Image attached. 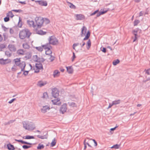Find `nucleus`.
I'll use <instances>...</instances> for the list:
<instances>
[{
    "mask_svg": "<svg viewBox=\"0 0 150 150\" xmlns=\"http://www.w3.org/2000/svg\"><path fill=\"white\" fill-rule=\"evenodd\" d=\"M84 40H83L82 42V44L81 43L80 44V45H81V47H82L85 45V42L84 41Z\"/></svg>",
    "mask_w": 150,
    "mask_h": 150,
    "instance_id": "nucleus-54",
    "label": "nucleus"
},
{
    "mask_svg": "<svg viewBox=\"0 0 150 150\" xmlns=\"http://www.w3.org/2000/svg\"><path fill=\"white\" fill-rule=\"evenodd\" d=\"M67 71L69 74H71L73 72V69L71 67H66Z\"/></svg>",
    "mask_w": 150,
    "mask_h": 150,
    "instance_id": "nucleus-23",
    "label": "nucleus"
},
{
    "mask_svg": "<svg viewBox=\"0 0 150 150\" xmlns=\"http://www.w3.org/2000/svg\"><path fill=\"white\" fill-rule=\"evenodd\" d=\"M7 146L8 149L9 150H14L15 149L13 145H12L10 144H8L7 145Z\"/></svg>",
    "mask_w": 150,
    "mask_h": 150,
    "instance_id": "nucleus-22",
    "label": "nucleus"
},
{
    "mask_svg": "<svg viewBox=\"0 0 150 150\" xmlns=\"http://www.w3.org/2000/svg\"><path fill=\"white\" fill-rule=\"evenodd\" d=\"M35 21L36 25V30L40 28L42 26L44 22V18L41 17H36L35 18Z\"/></svg>",
    "mask_w": 150,
    "mask_h": 150,
    "instance_id": "nucleus-3",
    "label": "nucleus"
},
{
    "mask_svg": "<svg viewBox=\"0 0 150 150\" xmlns=\"http://www.w3.org/2000/svg\"><path fill=\"white\" fill-rule=\"evenodd\" d=\"M27 23L29 26L30 27H33L36 30V25L35 24L34 22L33 21L28 20L27 21Z\"/></svg>",
    "mask_w": 150,
    "mask_h": 150,
    "instance_id": "nucleus-6",
    "label": "nucleus"
},
{
    "mask_svg": "<svg viewBox=\"0 0 150 150\" xmlns=\"http://www.w3.org/2000/svg\"><path fill=\"white\" fill-rule=\"evenodd\" d=\"M120 103V100H115L114 101H113L112 102V105H115L119 104Z\"/></svg>",
    "mask_w": 150,
    "mask_h": 150,
    "instance_id": "nucleus-31",
    "label": "nucleus"
},
{
    "mask_svg": "<svg viewBox=\"0 0 150 150\" xmlns=\"http://www.w3.org/2000/svg\"><path fill=\"white\" fill-rule=\"evenodd\" d=\"M31 147V146H27L25 145H23L22 146L23 148L25 149H28L30 148Z\"/></svg>",
    "mask_w": 150,
    "mask_h": 150,
    "instance_id": "nucleus-43",
    "label": "nucleus"
},
{
    "mask_svg": "<svg viewBox=\"0 0 150 150\" xmlns=\"http://www.w3.org/2000/svg\"><path fill=\"white\" fill-rule=\"evenodd\" d=\"M67 3L68 6L70 8L73 9H75L76 8V6L72 3L67 1Z\"/></svg>",
    "mask_w": 150,
    "mask_h": 150,
    "instance_id": "nucleus-16",
    "label": "nucleus"
},
{
    "mask_svg": "<svg viewBox=\"0 0 150 150\" xmlns=\"http://www.w3.org/2000/svg\"><path fill=\"white\" fill-rule=\"evenodd\" d=\"M13 62H14L15 65L16 66H18L21 63L20 59L16 58L13 59Z\"/></svg>",
    "mask_w": 150,
    "mask_h": 150,
    "instance_id": "nucleus-15",
    "label": "nucleus"
},
{
    "mask_svg": "<svg viewBox=\"0 0 150 150\" xmlns=\"http://www.w3.org/2000/svg\"><path fill=\"white\" fill-rule=\"evenodd\" d=\"M139 21L138 20H135L134 22V25H137L139 23Z\"/></svg>",
    "mask_w": 150,
    "mask_h": 150,
    "instance_id": "nucleus-45",
    "label": "nucleus"
},
{
    "mask_svg": "<svg viewBox=\"0 0 150 150\" xmlns=\"http://www.w3.org/2000/svg\"><path fill=\"white\" fill-rule=\"evenodd\" d=\"M56 140L55 138H54V139H53L51 144V146L53 147L56 144Z\"/></svg>",
    "mask_w": 150,
    "mask_h": 150,
    "instance_id": "nucleus-29",
    "label": "nucleus"
},
{
    "mask_svg": "<svg viewBox=\"0 0 150 150\" xmlns=\"http://www.w3.org/2000/svg\"><path fill=\"white\" fill-rule=\"evenodd\" d=\"M76 19L77 20H82L85 18L84 16L81 14H76Z\"/></svg>",
    "mask_w": 150,
    "mask_h": 150,
    "instance_id": "nucleus-12",
    "label": "nucleus"
},
{
    "mask_svg": "<svg viewBox=\"0 0 150 150\" xmlns=\"http://www.w3.org/2000/svg\"><path fill=\"white\" fill-rule=\"evenodd\" d=\"M0 47L2 49H3L6 48V45L4 44H0Z\"/></svg>",
    "mask_w": 150,
    "mask_h": 150,
    "instance_id": "nucleus-47",
    "label": "nucleus"
},
{
    "mask_svg": "<svg viewBox=\"0 0 150 150\" xmlns=\"http://www.w3.org/2000/svg\"><path fill=\"white\" fill-rule=\"evenodd\" d=\"M67 109V104L64 103L62 105L60 108V111L62 114H64L66 111Z\"/></svg>",
    "mask_w": 150,
    "mask_h": 150,
    "instance_id": "nucleus-7",
    "label": "nucleus"
},
{
    "mask_svg": "<svg viewBox=\"0 0 150 150\" xmlns=\"http://www.w3.org/2000/svg\"><path fill=\"white\" fill-rule=\"evenodd\" d=\"M90 35V32L88 31L85 37L83 39V40H85L88 39Z\"/></svg>",
    "mask_w": 150,
    "mask_h": 150,
    "instance_id": "nucleus-27",
    "label": "nucleus"
},
{
    "mask_svg": "<svg viewBox=\"0 0 150 150\" xmlns=\"http://www.w3.org/2000/svg\"><path fill=\"white\" fill-rule=\"evenodd\" d=\"M11 62L9 59H0V64L1 65H4L8 63Z\"/></svg>",
    "mask_w": 150,
    "mask_h": 150,
    "instance_id": "nucleus-8",
    "label": "nucleus"
},
{
    "mask_svg": "<svg viewBox=\"0 0 150 150\" xmlns=\"http://www.w3.org/2000/svg\"><path fill=\"white\" fill-rule=\"evenodd\" d=\"M16 100V99L15 98H13L10 100L8 102V103L10 104H11L12 103L13 101L15 100Z\"/></svg>",
    "mask_w": 150,
    "mask_h": 150,
    "instance_id": "nucleus-56",
    "label": "nucleus"
},
{
    "mask_svg": "<svg viewBox=\"0 0 150 150\" xmlns=\"http://www.w3.org/2000/svg\"><path fill=\"white\" fill-rule=\"evenodd\" d=\"M85 141H86V140L85 139L83 142V144L84 145V149H86V144H85Z\"/></svg>",
    "mask_w": 150,
    "mask_h": 150,
    "instance_id": "nucleus-57",
    "label": "nucleus"
},
{
    "mask_svg": "<svg viewBox=\"0 0 150 150\" xmlns=\"http://www.w3.org/2000/svg\"><path fill=\"white\" fill-rule=\"evenodd\" d=\"M29 71H24L23 73V74L25 76L27 75L28 74Z\"/></svg>",
    "mask_w": 150,
    "mask_h": 150,
    "instance_id": "nucleus-53",
    "label": "nucleus"
},
{
    "mask_svg": "<svg viewBox=\"0 0 150 150\" xmlns=\"http://www.w3.org/2000/svg\"><path fill=\"white\" fill-rule=\"evenodd\" d=\"M37 33L38 34L41 35H45L46 33V32H44L41 30H38L37 31Z\"/></svg>",
    "mask_w": 150,
    "mask_h": 150,
    "instance_id": "nucleus-25",
    "label": "nucleus"
},
{
    "mask_svg": "<svg viewBox=\"0 0 150 150\" xmlns=\"http://www.w3.org/2000/svg\"><path fill=\"white\" fill-rule=\"evenodd\" d=\"M143 14H144V12H143V11H141L139 13V16L140 17V16H142L143 15Z\"/></svg>",
    "mask_w": 150,
    "mask_h": 150,
    "instance_id": "nucleus-62",
    "label": "nucleus"
},
{
    "mask_svg": "<svg viewBox=\"0 0 150 150\" xmlns=\"http://www.w3.org/2000/svg\"><path fill=\"white\" fill-rule=\"evenodd\" d=\"M17 54L19 55H23L24 54L25 51L22 49H19L17 52Z\"/></svg>",
    "mask_w": 150,
    "mask_h": 150,
    "instance_id": "nucleus-21",
    "label": "nucleus"
},
{
    "mask_svg": "<svg viewBox=\"0 0 150 150\" xmlns=\"http://www.w3.org/2000/svg\"><path fill=\"white\" fill-rule=\"evenodd\" d=\"M13 11L16 12H21V10H13Z\"/></svg>",
    "mask_w": 150,
    "mask_h": 150,
    "instance_id": "nucleus-63",
    "label": "nucleus"
},
{
    "mask_svg": "<svg viewBox=\"0 0 150 150\" xmlns=\"http://www.w3.org/2000/svg\"><path fill=\"white\" fill-rule=\"evenodd\" d=\"M23 127L24 128H25V129L26 130H29L30 128L29 127V125H28L25 122H23Z\"/></svg>",
    "mask_w": 150,
    "mask_h": 150,
    "instance_id": "nucleus-20",
    "label": "nucleus"
},
{
    "mask_svg": "<svg viewBox=\"0 0 150 150\" xmlns=\"http://www.w3.org/2000/svg\"><path fill=\"white\" fill-rule=\"evenodd\" d=\"M25 139H34L35 138L34 136L30 135H27L25 136Z\"/></svg>",
    "mask_w": 150,
    "mask_h": 150,
    "instance_id": "nucleus-36",
    "label": "nucleus"
},
{
    "mask_svg": "<svg viewBox=\"0 0 150 150\" xmlns=\"http://www.w3.org/2000/svg\"><path fill=\"white\" fill-rule=\"evenodd\" d=\"M120 62V60L119 59H117L115 60H114L112 64L114 65L115 66L117 64L119 63Z\"/></svg>",
    "mask_w": 150,
    "mask_h": 150,
    "instance_id": "nucleus-33",
    "label": "nucleus"
},
{
    "mask_svg": "<svg viewBox=\"0 0 150 150\" xmlns=\"http://www.w3.org/2000/svg\"><path fill=\"white\" fill-rule=\"evenodd\" d=\"M48 43H47L45 44L46 45H49L51 46L50 45H57L58 43V40L54 36H50L48 39Z\"/></svg>",
    "mask_w": 150,
    "mask_h": 150,
    "instance_id": "nucleus-2",
    "label": "nucleus"
},
{
    "mask_svg": "<svg viewBox=\"0 0 150 150\" xmlns=\"http://www.w3.org/2000/svg\"><path fill=\"white\" fill-rule=\"evenodd\" d=\"M31 34L29 30L25 28L20 31L19 33V36L21 39H23L25 38H29Z\"/></svg>",
    "mask_w": 150,
    "mask_h": 150,
    "instance_id": "nucleus-1",
    "label": "nucleus"
},
{
    "mask_svg": "<svg viewBox=\"0 0 150 150\" xmlns=\"http://www.w3.org/2000/svg\"><path fill=\"white\" fill-rule=\"evenodd\" d=\"M38 2L39 4L41 6H46L47 5V3L46 1L41 0L37 1Z\"/></svg>",
    "mask_w": 150,
    "mask_h": 150,
    "instance_id": "nucleus-13",
    "label": "nucleus"
},
{
    "mask_svg": "<svg viewBox=\"0 0 150 150\" xmlns=\"http://www.w3.org/2000/svg\"><path fill=\"white\" fill-rule=\"evenodd\" d=\"M35 67L38 69L42 70L43 67L42 65L40 63H37L36 64Z\"/></svg>",
    "mask_w": 150,
    "mask_h": 150,
    "instance_id": "nucleus-19",
    "label": "nucleus"
},
{
    "mask_svg": "<svg viewBox=\"0 0 150 150\" xmlns=\"http://www.w3.org/2000/svg\"><path fill=\"white\" fill-rule=\"evenodd\" d=\"M46 84V83H44L42 81H40L38 82L37 85L38 86L41 87H42L44 86Z\"/></svg>",
    "mask_w": 150,
    "mask_h": 150,
    "instance_id": "nucleus-26",
    "label": "nucleus"
},
{
    "mask_svg": "<svg viewBox=\"0 0 150 150\" xmlns=\"http://www.w3.org/2000/svg\"><path fill=\"white\" fill-rule=\"evenodd\" d=\"M98 10H97L96 11L94 12H93V13H92L90 15L91 16H93V15L95 14L96 13H98Z\"/></svg>",
    "mask_w": 150,
    "mask_h": 150,
    "instance_id": "nucleus-55",
    "label": "nucleus"
},
{
    "mask_svg": "<svg viewBox=\"0 0 150 150\" xmlns=\"http://www.w3.org/2000/svg\"><path fill=\"white\" fill-rule=\"evenodd\" d=\"M75 103H70L69 105L72 107H73L75 106Z\"/></svg>",
    "mask_w": 150,
    "mask_h": 150,
    "instance_id": "nucleus-58",
    "label": "nucleus"
},
{
    "mask_svg": "<svg viewBox=\"0 0 150 150\" xmlns=\"http://www.w3.org/2000/svg\"><path fill=\"white\" fill-rule=\"evenodd\" d=\"M60 74V72L59 71L56 70L54 71L53 74V76L54 78L57 77Z\"/></svg>",
    "mask_w": 150,
    "mask_h": 150,
    "instance_id": "nucleus-18",
    "label": "nucleus"
},
{
    "mask_svg": "<svg viewBox=\"0 0 150 150\" xmlns=\"http://www.w3.org/2000/svg\"><path fill=\"white\" fill-rule=\"evenodd\" d=\"M60 99L57 98L52 100V103L54 105H59L61 104V102L60 101Z\"/></svg>",
    "mask_w": 150,
    "mask_h": 150,
    "instance_id": "nucleus-9",
    "label": "nucleus"
},
{
    "mask_svg": "<svg viewBox=\"0 0 150 150\" xmlns=\"http://www.w3.org/2000/svg\"><path fill=\"white\" fill-rule=\"evenodd\" d=\"M101 50L104 53H105L106 52V48H104V47H103V49Z\"/></svg>",
    "mask_w": 150,
    "mask_h": 150,
    "instance_id": "nucleus-61",
    "label": "nucleus"
},
{
    "mask_svg": "<svg viewBox=\"0 0 150 150\" xmlns=\"http://www.w3.org/2000/svg\"><path fill=\"white\" fill-rule=\"evenodd\" d=\"M21 22V18L20 17L19 18V21L18 24V27L19 28H21L22 27V25L21 24H20V23Z\"/></svg>",
    "mask_w": 150,
    "mask_h": 150,
    "instance_id": "nucleus-48",
    "label": "nucleus"
},
{
    "mask_svg": "<svg viewBox=\"0 0 150 150\" xmlns=\"http://www.w3.org/2000/svg\"><path fill=\"white\" fill-rule=\"evenodd\" d=\"M59 91L56 88H54L52 89V96L56 98L59 95Z\"/></svg>",
    "mask_w": 150,
    "mask_h": 150,
    "instance_id": "nucleus-5",
    "label": "nucleus"
},
{
    "mask_svg": "<svg viewBox=\"0 0 150 150\" xmlns=\"http://www.w3.org/2000/svg\"><path fill=\"white\" fill-rule=\"evenodd\" d=\"M120 146V145H118L117 144H115V145H113L112 147H111V148H115V149H118Z\"/></svg>",
    "mask_w": 150,
    "mask_h": 150,
    "instance_id": "nucleus-40",
    "label": "nucleus"
},
{
    "mask_svg": "<svg viewBox=\"0 0 150 150\" xmlns=\"http://www.w3.org/2000/svg\"><path fill=\"white\" fill-rule=\"evenodd\" d=\"M17 69V68L16 66L14 65L11 68V70L12 71H15Z\"/></svg>",
    "mask_w": 150,
    "mask_h": 150,
    "instance_id": "nucleus-38",
    "label": "nucleus"
},
{
    "mask_svg": "<svg viewBox=\"0 0 150 150\" xmlns=\"http://www.w3.org/2000/svg\"><path fill=\"white\" fill-rule=\"evenodd\" d=\"M15 121V120H10L8 122H6L5 123V125H9L10 124L12 123L13 122Z\"/></svg>",
    "mask_w": 150,
    "mask_h": 150,
    "instance_id": "nucleus-41",
    "label": "nucleus"
},
{
    "mask_svg": "<svg viewBox=\"0 0 150 150\" xmlns=\"http://www.w3.org/2000/svg\"><path fill=\"white\" fill-rule=\"evenodd\" d=\"M75 57H75V53L74 52H73V57H72V61H73L74 60Z\"/></svg>",
    "mask_w": 150,
    "mask_h": 150,
    "instance_id": "nucleus-59",
    "label": "nucleus"
},
{
    "mask_svg": "<svg viewBox=\"0 0 150 150\" xmlns=\"http://www.w3.org/2000/svg\"><path fill=\"white\" fill-rule=\"evenodd\" d=\"M10 33L11 34H13V30L11 29V28L10 30Z\"/></svg>",
    "mask_w": 150,
    "mask_h": 150,
    "instance_id": "nucleus-64",
    "label": "nucleus"
},
{
    "mask_svg": "<svg viewBox=\"0 0 150 150\" xmlns=\"http://www.w3.org/2000/svg\"><path fill=\"white\" fill-rule=\"evenodd\" d=\"M86 29V27L84 26L83 27L81 31V37H83L85 35Z\"/></svg>",
    "mask_w": 150,
    "mask_h": 150,
    "instance_id": "nucleus-17",
    "label": "nucleus"
},
{
    "mask_svg": "<svg viewBox=\"0 0 150 150\" xmlns=\"http://www.w3.org/2000/svg\"><path fill=\"white\" fill-rule=\"evenodd\" d=\"M138 32V30L137 29L134 30H133V34H134V33L137 34Z\"/></svg>",
    "mask_w": 150,
    "mask_h": 150,
    "instance_id": "nucleus-60",
    "label": "nucleus"
},
{
    "mask_svg": "<svg viewBox=\"0 0 150 150\" xmlns=\"http://www.w3.org/2000/svg\"><path fill=\"white\" fill-rule=\"evenodd\" d=\"M44 147V146L43 144H39L37 147V148L38 149H43Z\"/></svg>",
    "mask_w": 150,
    "mask_h": 150,
    "instance_id": "nucleus-32",
    "label": "nucleus"
},
{
    "mask_svg": "<svg viewBox=\"0 0 150 150\" xmlns=\"http://www.w3.org/2000/svg\"><path fill=\"white\" fill-rule=\"evenodd\" d=\"M43 49L46 50L45 54L47 55H50L52 54V52L51 50L52 48V47L51 46L47 45H42Z\"/></svg>",
    "mask_w": 150,
    "mask_h": 150,
    "instance_id": "nucleus-4",
    "label": "nucleus"
},
{
    "mask_svg": "<svg viewBox=\"0 0 150 150\" xmlns=\"http://www.w3.org/2000/svg\"><path fill=\"white\" fill-rule=\"evenodd\" d=\"M50 109L49 107L47 105L44 106L42 107V108L41 109V111L43 113H45L48 110H49Z\"/></svg>",
    "mask_w": 150,
    "mask_h": 150,
    "instance_id": "nucleus-11",
    "label": "nucleus"
},
{
    "mask_svg": "<svg viewBox=\"0 0 150 150\" xmlns=\"http://www.w3.org/2000/svg\"><path fill=\"white\" fill-rule=\"evenodd\" d=\"M91 46V41L90 40H89L87 43L86 48L88 50Z\"/></svg>",
    "mask_w": 150,
    "mask_h": 150,
    "instance_id": "nucleus-28",
    "label": "nucleus"
},
{
    "mask_svg": "<svg viewBox=\"0 0 150 150\" xmlns=\"http://www.w3.org/2000/svg\"><path fill=\"white\" fill-rule=\"evenodd\" d=\"M5 54L8 57H10L11 56V54L9 52L6 51L5 52Z\"/></svg>",
    "mask_w": 150,
    "mask_h": 150,
    "instance_id": "nucleus-44",
    "label": "nucleus"
},
{
    "mask_svg": "<svg viewBox=\"0 0 150 150\" xmlns=\"http://www.w3.org/2000/svg\"><path fill=\"white\" fill-rule=\"evenodd\" d=\"M48 97V95L47 93L46 92H45L43 93V96H42V98H47Z\"/></svg>",
    "mask_w": 150,
    "mask_h": 150,
    "instance_id": "nucleus-42",
    "label": "nucleus"
},
{
    "mask_svg": "<svg viewBox=\"0 0 150 150\" xmlns=\"http://www.w3.org/2000/svg\"><path fill=\"white\" fill-rule=\"evenodd\" d=\"M79 45V43H74L73 44V48L74 50H75V47L77 46L78 45Z\"/></svg>",
    "mask_w": 150,
    "mask_h": 150,
    "instance_id": "nucleus-51",
    "label": "nucleus"
},
{
    "mask_svg": "<svg viewBox=\"0 0 150 150\" xmlns=\"http://www.w3.org/2000/svg\"><path fill=\"white\" fill-rule=\"evenodd\" d=\"M25 65L26 64L25 62H21L18 67L21 68V71H24Z\"/></svg>",
    "mask_w": 150,
    "mask_h": 150,
    "instance_id": "nucleus-14",
    "label": "nucleus"
},
{
    "mask_svg": "<svg viewBox=\"0 0 150 150\" xmlns=\"http://www.w3.org/2000/svg\"><path fill=\"white\" fill-rule=\"evenodd\" d=\"M46 24H48L50 22V21L49 19L47 18H45L44 19V22Z\"/></svg>",
    "mask_w": 150,
    "mask_h": 150,
    "instance_id": "nucleus-39",
    "label": "nucleus"
},
{
    "mask_svg": "<svg viewBox=\"0 0 150 150\" xmlns=\"http://www.w3.org/2000/svg\"><path fill=\"white\" fill-rule=\"evenodd\" d=\"M21 143L23 144H27L30 145L32 144L31 143L28 142H27L23 141L22 140H21Z\"/></svg>",
    "mask_w": 150,
    "mask_h": 150,
    "instance_id": "nucleus-46",
    "label": "nucleus"
},
{
    "mask_svg": "<svg viewBox=\"0 0 150 150\" xmlns=\"http://www.w3.org/2000/svg\"><path fill=\"white\" fill-rule=\"evenodd\" d=\"M38 56L37 55H35L33 56V59H34L35 61L38 62Z\"/></svg>",
    "mask_w": 150,
    "mask_h": 150,
    "instance_id": "nucleus-49",
    "label": "nucleus"
},
{
    "mask_svg": "<svg viewBox=\"0 0 150 150\" xmlns=\"http://www.w3.org/2000/svg\"><path fill=\"white\" fill-rule=\"evenodd\" d=\"M38 138L41 139H47V137L45 136H40V135H38L37 136Z\"/></svg>",
    "mask_w": 150,
    "mask_h": 150,
    "instance_id": "nucleus-34",
    "label": "nucleus"
},
{
    "mask_svg": "<svg viewBox=\"0 0 150 150\" xmlns=\"http://www.w3.org/2000/svg\"><path fill=\"white\" fill-rule=\"evenodd\" d=\"M43 47L42 46L41 47H36V49L39 51L41 52L43 50Z\"/></svg>",
    "mask_w": 150,
    "mask_h": 150,
    "instance_id": "nucleus-37",
    "label": "nucleus"
},
{
    "mask_svg": "<svg viewBox=\"0 0 150 150\" xmlns=\"http://www.w3.org/2000/svg\"><path fill=\"white\" fill-rule=\"evenodd\" d=\"M107 10H105V11H101L100 12H99L97 14V17H99V16L100 15L106 13L107 11Z\"/></svg>",
    "mask_w": 150,
    "mask_h": 150,
    "instance_id": "nucleus-24",
    "label": "nucleus"
},
{
    "mask_svg": "<svg viewBox=\"0 0 150 150\" xmlns=\"http://www.w3.org/2000/svg\"><path fill=\"white\" fill-rule=\"evenodd\" d=\"M9 17H6L4 18V20L5 22H7L9 21Z\"/></svg>",
    "mask_w": 150,
    "mask_h": 150,
    "instance_id": "nucleus-50",
    "label": "nucleus"
},
{
    "mask_svg": "<svg viewBox=\"0 0 150 150\" xmlns=\"http://www.w3.org/2000/svg\"><path fill=\"white\" fill-rule=\"evenodd\" d=\"M8 47L11 52H15L16 50V47L14 45L9 44L8 46Z\"/></svg>",
    "mask_w": 150,
    "mask_h": 150,
    "instance_id": "nucleus-10",
    "label": "nucleus"
},
{
    "mask_svg": "<svg viewBox=\"0 0 150 150\" xmlns=\"http://www.w3.org/2000/svg\"><path fill=\"white\" fill-rule=\"evenodd\" d=\"M51 62H52L54 59V57L50 55V57L49 58Z\"/></svg>",
    "mask_w": 150,
    "mask_h": 150,
    "instance_id": "nucleus-52",
    "label": "nucleus"
},
{
    "mask_svg": "<svg viewBox=\"0 0 150 150\" xmlns=\"http://www.w3.org/2000/svg\"><path fill=\"white\" fill-rule=\"evenodd\" d=\"M23 48L25 49H29L30 48V46L27 43L23 44Z\"/></svg>",
    "mask_w": 150,
    "mask_h": 150,
    "instance_id": "nucleus-30",
    "label": "nucleus"
},
{
    "mask_svg": "<svg viewBox=\"0 0 150 150\" xmlns=\"http://www.w3.org/2000/svg\"><path fill=\"white\" fill-rule=\"evenodd\" d=\"M14 15H13V14L12 12L9 11L8 13L7 14V17H11L12 18L13 16Z\"/></svg>",
    "mask_w": 150,
    "mask_h": 150,
    "instance_id": "nucleus-35",
    "label": "nucleus"
}]
</instances>
